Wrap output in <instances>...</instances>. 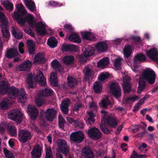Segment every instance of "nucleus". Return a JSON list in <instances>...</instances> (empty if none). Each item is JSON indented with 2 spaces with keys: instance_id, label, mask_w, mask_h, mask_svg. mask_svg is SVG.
Here are the masks:
<instances>
[{
  "instance_id": "obj_1",
  "label": "nucleus",
  "mask_w": 158,
  "mask_h": 158,
  "mask_svg": "<svg viewBox=\"0 0 158 158\" xmlns=\"http://www.w3.org/2000/svg\"><path fill=\"white\" fill-rule=\"evenodd\" d=\"M156 76L155 73L152 70L149 69L144 70L142 73L139 81L138 93H140L144 89L146 81L151 84H153L155 81Z\"/></svg>"
},
{
  "instance_id": "obj_2",
  "label": "nucleus",
  "mask_w": 158,
  "mask_h": 158,
  "mask_svg": "<svg viewBox=\"0 0 158 158\" xmlns=\"http://www.w3.org/2000/svg\"><path fill=\"white\" fill-rule=\"evenodd\" d=\"M27 13V10H16L14 12V17L19 24L23 25L27 22L31 27L33 28L35 25L34 17L30 14L26 17Z\"/></svg>"
},
{
  "instance_id": "obj_3",
  "label": "nucleus",
  "mask_w": 158,
  "mask_h": 158,
  "mask_svg": "<svg viewBox=\"0 0 158 158\" xmlns=\"http://www.w3.org/2000/svg\"><path fill=\"white\" fill-rule=\"evenodd\" d=\"M36 82H38L39 85L42 86H44L46 84V79L44 78L42 72L40 70L37 71L35 77L31 73L27 74L26 84L29 89L34 88V85Z\"/></svg>"
},
{
  "instance_id": "obj_4",
  "label": "nucleus",
  "mask_w": 158,
  "mask_h": 158,
  "mask_svg": "<svg viewBox=\"0 0 158 158\" xmlns=\"http://www.w3.org/2000/svg\"><path fill=\"white\" fill-rule=\"evenodd\" d=\"M0 27L3 36L5 38H8L10 34L8 27V21L5 15L0 11Z\"/></svg>"
},
{
  "instance_id": "obj_5",
  "label": "nucleus",
  "mask_w": 158,
  "mask_h": 158,
  "mask_svg": "<svg viewBox=\"0 0 158 158\" xmlns=\"http://www.w3.org/2000/svg\"><path fill=\"white\" fill-rule=\"evenodd\" d=\"M102 114V124L100 127L102 131L105 134L109 133V129L106 126H109V113L108 112L104 110H102L101 111Z\"/></svg>"
},
{
  "instance_id": "obj_6",
  "label": "nucleus",
  "mask_w": 158,
  "mask_h": 158,
  "mask_svg": "<svg viewBox=\"0 0 158 158\" xmlns=\"http://www.w3.org/2000/svg\"><path fill=\"white\" fill-rule=\"evenodd\" d=\"M23 115L22 113L18 109H13L8 113V118L17 123L22 122L23 119Z\"/></svg>"
},
{
  "instance_id": "obj_7",
  "label": "nucleus",
  "mask_w": 158,
  "mask_h": 158,
  "mask_svg": "<svg viewBox=\"0 0 158 158\" xmlns=\"http://www.w3.org/2000/svg\"><path fill=\"white\" fill-rule=\"evenodd\" d=\"M57 145L59 151L64 154L66 156H68L69 153V147L67 142L62 139H58L56 141Z\"/></svg>"
},
{
  "instance_id": "obj_8",
  "label": "nucleus",
  "mask_w": 158,
  "mask_h": 158,
  "mask_svg": "<svg viewBox=\"0 0 158 158\" xmlns=\"http://www.w3.org/2000/svg\"><path fill=\"white\" fill-rule=\"evenodd\" d=\"M32 137L31 133L27 130L19 129V131L18 139L23 143L30 140Z\"/></svg>"
},
{
  "instance_id": "obj_9",
  "label": "nucleus",
  "mask_w": 158,
  "mask_h": 158,
  "mask_svg": "<svg viewBox=\"0 0 158 158\" xmlns=\"http://www.w3.org/2000/svg\"><path fill=\"white\" fill-rule=\"evenodd\" d=\"M110 92L111 94L116 98L120 97L122 94V91L118 83H112L110 86Z\"/></svg>"
},
{
  "instance_id": "obj_10",
  "label": "nucleus",
  "mask_w": 158,
  "mask_h": 158,
  "mask_svg": "<svg viewBox=\"0 0 158 158\" xmlns=\"http://www.w3.org/2000/svg\"><path fill=\"white\" fill-rule=\"evenodd\" d=\"M87 133L89 137L94 140H98L102 136L101 131L96 127L89 129L88 130Z\"/></svg>"
},
{
  "instance_id": "obj_11",
  "label": "nucleus",
  "mask_w": 158,
  "mask_h": 158,
  "mask_svg": "<svg viewBox=\"0 0 158 158\" xmlns=\"http://www.w3.org/2000/svg\"><path fill=\"white\" fill-rule=\"evenodd\" d=\"M44 114L45 117L48 121L50 122L52 121L56 115V111L55 109L52 108L51 109H48L46 111L44 112V111H42L40 114L41 115L42 113Z\"/></svg>"
},
{
  "instance_id": "obj_12",
  "label": "nucleus",
  "mask_w": 158,
  "mask_h": 158,
  "mask_svg": "<svg viewBox=\"0 0 158 158\" xmlns=\"http://www.w3.org/2000/svg\"><path fill=\"white\" fill-rule=\"evenodd\" d=\"M70 139L77 143H80L83 141L84 136L83 133L81 131L73 132L70 135Z\"/></svg>"
},
{
  "instance_id": "obj_13",
  "label": "nucleus",
  "mask_w": 158,
  "mask_h": 158,
  "mask_svg": "<svg viewBox=\"0 0 158 158\" xmlns=\"http://www.w3.org/2000/svg\"><path fill=\"white\" fill-rule=\"evenodd\" d=\"M19 54L17 49L14 48H7L5 54V57L8 59H12L17 57Z\"/></svg>"
},
{
  "instance_id": "obj_14",
  "label": "nucleus",
  "mask_w": 158,
  "mask_h": 158,
  "mask_svg": "<svg viewBox=\"0 0 158 158\" xmlns=\"http://www.w3.org/2000/svg\"><path fill=\"white\" fill-rule=\"evenodd\" d=\"M42 148L39 144L35 146L31 153L32 158H40L42 155Z\"/></svg>"
},
{
  "instance_id": "obj_15",
  "label": "nucleus",
  "mask_w": 158,
  "mask_h": 158,
  "mask_svg": "<svg viewBox=\"0 0 158 158\" xmlns=\"http://www.w3.org/2000/svg\"><path fill=\"white\" fill-rule=\"evenodd\" d=\"M19 90L14 86L9 87L7 92L8 97L11 99H15L18 97Z\"/></svg>"
},
{
  "instance_id": "obj_16",
  "label": "nucleus",
  "mask_w": 158,
  "mask_h": 158,
  "mask_svg": "<svg viewBox=\"0 0 158 158\" xmlns=\"http://www.w3.org/2000/svg\"><path fill=\"white\" fill-rule=\"evenodd\" d=\"M148 57L156 62H158V53L156 49L153 48L146 52Z\"/></svg>"
},
{
  "instance_id": "obj_17",
  "label": "nucleus",
  "mask_w": 158,
  "mask_h": 158,
  "mask_svg": "<svg viewBox=\"0 0 158 158\" xmlns=\"http://www.w3.org/2000/svg\"><path fill=\"white\" fill-rule=\"evenodd\" d=\"M28 113L31 120H35L37 118L38 115V110L35 106L28 107Z\"/></svg>"
},
{
  "instance_id": "obj_18",
  "label": "nucleus",
  "mask_w": 158,
  "mask_h": 158,
  "mask_svg": "<svg viewBox=\"0 0 158 158\" xmlns=\"http://www.w3.org/2000/svg\"><path fill=\"white\" fill-rule=\"evenodd\" d=\"M35 27L36 31L40 35L43 36L46 34L45 27L42 22H38Z\"/></svg>"
},
{
  "instance_id": "obj_19",
  "label": "nucleus",
  "mask_w": 158,
  "mask_h": 158,
  "mask_svg": "<svg viewBox=\"0 0 158 158\" xmlns=\"http://www.w3.org/2000/svg\"><path fill=\"white\" fill-rule=\"evenodd\" d=\"M130 78L129 77H124L122 86L125 92H129L131 89V84L130 83Z\"/></svg>"
},
{
  "instance_id": "obj_20",
  "label": "nucleus",
  "mask_w": 158,
  "mask_h": 158,
  "mask_svg": "<svg viewBox=\"0 0 158 158\" xmlns=\"http://www.w3.org/2000/svg\"><path fill=\"white\" fill-rule=\"evenodd\" d=\"M82 153L86 158H94V155L89 147H85L82 150Z\"/></svg>"
},
{
  "instance_id": "obj_21",
  "label": "nucleus",
  "mask_w": 158,
  "mask_h": 158,
  "mask_svg": "<svg viewBox=\"0 0 158 158\" xmlns=\"http://www.w3.org/2000/svg\"><path fill=\"white\" fill-rule=\"evenodd\" d=\"M95 47L98 52H103L107 49L108 46L105 42L100 41L96 44Z\"/></svg>"
},
{
  "instance_id": "obj_22",
  "label": "nucleus",
  "mask_w": 158,
  "mask_h": 158,
  "mask_svg": "<svg viewBox=\"0 0 158 158\" xmlns=\"http://www.w3.org/2000/svg\"><path fill=\"white\" fill-rule=\"evenodd\" d=\"M45 61V59L43 54L41 52H39L36 54L35 56L34 60V63L36 64H41Z\"/></svg>"
},
{
  "instance_id": "obj_23",
  "label": "nucleus",
  "mask_w": 158,
  "mask_h": 158,
  "mask_svg": "<svg viewBox=\"0 0 158 158\" xmlns=\"http://www.w3.org/2000/svg\"><path fill=\"white\" fill-rule=\"evenodd\" d=\"M27 44L28 48V51L30 55L34 54L35 51V45L32 40H27Z\"/></svg>"
},
{
  "instance_id": "obj_24",
  "label": "nucleus",
  "mask_w": 158,
  "mask_h": 158,
  "mask_svg": "<svg viewBox=\"0 0 158 158\" xmlns=\"http://www.w3.org/2000/svg\"><path fill=\"white\" fill-rule=\"evenodd\" d=\"M88 117L85 119L86 123L87 125H92L95 121L94 118L95 116V114L93 111H90L88 113Z\"/></svg>"
},
{
  "instance_id": "obj_25",
  "label": "nucleus",
  "mask_w": 158,
  "mask_h": 158,
  "mask_svg": "<svg viewBox=\"0 0 158 158\" xmlns=\"http://www.w3.org/2000/svg\"><path fill=\"white\" fill-rule=\"evenodd\" d=\"M9 88L7 82L4 81L0 82V93L1 94H6Z\"/></svg>"
},
{
  "instance_id": "obj_26",
  "label": "nucleus",
  "mask_w": 158,
  "mask_h": 158,
  "mask_svg": "<svg viewBox=\"0 0 158 158\" xmlns=\"http://www.w3.org/2000/svg\"><path fill=\"white\" fill-rule=\"evenodd\" d=\"M93 89L95 93L100 94L102 92V85L101 82L95 81L94 83Z\"/></svg>"
},
{
  "instance_id": "obj_27",
  "label": "nucleus",
  "mask_w": 158,
  "mask_h": 158,
  "mask_svg": "<svg viewBox=\"0 0 158 158\" xmlns=\"http://www.w3.org/2000/svg\"><path fill=\"white\" fill-rule=\"evenodd\" d=\"M31 62L28 60L23 62L19 66L20 71H24L28 69L31 67Z\"/></svg>"
},
{
  "instance_id": "obj_28",
  "label": "nucleus",
  "mask_w": 158,
  "mask_h": 158,
  "mask_svg": "<svg viewBox=\"0 0 158 158\" xmlns=\"http://www.w3.org/2000/svg\"><path fill=\"white\" fill-rule=\"evenodd\" d=\"M68 85L71 89H73L75 86L78 84L77 79L71 76L68 77L67 78Z\"/></svg>"
},
{
  "instance_id": "obj_29",
  "label": "nucleus",
  "mask_w": 158,
  "mask_h": 158,
  "mask_svg": "<svg viewBox=\"0 0 158 158\" xmlns=\"http://www.w3.org/2000/svg\"><path fill=\"white\" fill-rule=\"evenodd\" d=\"M109 64V59L108 57H104L99 61L97 63L98 68L104 69Z\"/></svg>"
},
{
  "instance_id": "obj_30",
  "label": "nucleus",
  "mask_w": 158,
  "mask_h": 158,
  "mask_svg": "<svg viewBox=\"0 0 158 158\" xmlns=\"http://www.w3.org/2000/svg\"><path fill=\"white\" fill-rule=\"evenodd\" d=\"M23 2L29 10L36 9L35 3L32 0H24Z\"/></svg>"
},
{
  "instance_id": "obj_31",
  "label": "nucleus",
  "mask_w": 158,
  "mask_h": 158,
  "mask_svg": "<svg viewBox=\"0 0 158 158\" xmlns=\"http://www.w3.org/2000/svg\"><path fill=\"white\" fill-rule=\"evenodd\" d=\"M83 39L89 41L94 40L95 38V36L89 32H84L81 34Z\"/></svg>"
},
{
  "instance_id": "obj_32",
  "label": "nucleus",
  "mask_w": 158,
  "mask_h": 158,
  "mask_svg": "<svg viewBox=\"0 0 158 158\" xmlns=\"http://www.w3.org/2000/svg\"><path fill=\"white\" fill-rule=\"evenodd\" d=\"M53 93L54 92L52 89L46 88L40 92V97L51 96Z\"/></svg>"
},
{
  "instance_id": "obj_33",
  "label": "nucleus",
  "mask_w": 158,
  "mask_h": 158,
  "mask_svg": "<svg viewBox=\"0 0 158 158\" xmlns=\"http://www.w3.org/2000/svg\"><path fill=\"white\" fill-rule=\"evenodd\" d=\"M94 50L93 47L89 46L86 48L83 52V55L85 57H87L92 56L94 53Z\"/></svg>"
},
{
  "instance_id": "obj_34",
  "label": "nucleus",
  "mask_w": 158,
  "mask_h": 158,
  "mask_svg": "<svg viewBox=\"0 0 158 158\" xmlns=\"http://www.w3.org/2000/svg\"><path fill=\"white\" fill-rule=\"evenodd\" d=\"M11 32L12 35L16 39L19 40L23 37L22 32L17 28L13 27Z\"/></svg>"
},
{
  "instance_id": "obj_35",
  "label": "nucleus",
  "mask_w": 158,
  "mask_h": 158,
  "mask_svg": "<svg viewBox=\"0 0 158 158\" xmlns=\"http://www.w3.org/2000/svg\"><path fill=\"white\" fill-rule=\"evenodd\" d=\"M7 128L8 131L9 135L14 137H15L17 135V132L15 127L11 125H8Z\"/></svg>"
},
{
  "instance_id": "obj_36",
  "label": "nucleus",
  "mask_w": 158,
  "mask_h": 158,
  "mask_svg": "<svg viewBox=\"0 0 158 158\" xmlns=\"http://www.w3.org/2000/svg\"><path fill=\"white\" fill-rule=\"evenodd\" d=\"M99 104L100 107L103 109H107L109 105V96L104 98Z\"/></svg>"
},
{
  "instance_id": "obj_37",
  "label": "nucleus",
  "mask_w": 158,
  "mask_h": 158,
  "mask_svg": "<svg viewBox=\"0 0 158 158\" xmlns=\"http://www.w3.org/2000/svg\"><path fill=\"white\" fill-rule=\"evenodd\" d=\"M57 41L55 38L52 37L48 40L47 44L51 48H54L56 46Z\"/></svg>"
},
{
  "instance_id": "obj_38",
  "label": "nucleus",
  "mask_w": 158,
  "mask_h": 158,
  "mask_svg": "<svg viewBox=\"0 0 158 158\" xmlns=\"http://www.w3.org/2000/svg\"><path fill=\"white\" fill-rule=\"evenodd\" d=\"M52 67L57 72L60 71L61 65L57 60L55 59L51 62Z\"/></svg>"
},
{
  "instance_id": "obj_39",
  "label": "nucleus",
  "mask_w": 158,
  "mask_h": 158,
  "mask_svg": "<svg viewBox=\"0 0 158 158\" xmlns=\"http://www.w3.org/2000/svg\"><path fill=\"white\" fill-rule=\"evenodd\" d=\"M122 60L123 59L120 57H118L115 60L114 65L115 69L118 70L121 69Z\"/></svg>"
},
{
  "instance_id": "obj_40",
  "label": "nucleus",
  "mask_w": 158,
  "mask_h": 158,
  "mask_svg": "<svg viewBox=\"0 0 158 158\" xmlns=\"http://www.w3.org/2000/svg\"><path fill=\"white\" fill-rule=\"evenodd\" d=\"M69 40L74 42L80 43L81 40L78 35L76 34L70 35L68 37Z\"/></svg>"
},
{
  "instance_id": "obj_41",
  "label": "nucleus",
  "mask_w": 158,
  "mask_h": 158,
  "mask_svg": "<svg viewBox=\"0 0 158 158\" xmlns=\"http://www.w3.org/2000/svg\"><path fill=\"white\" fill-rule=\"evenodd\" d=\"M1 3L7 10H13V4L9 0H5Z\"/></svg>"
},
{
  "instance_id": "obj_42",
  "label": "nucleus",
  "mask_w": 158,
  "mask_h": 158,
  "mask_svg": "<svg viewBox=\"0 0 158 158\" xmlns=\"http://www.w3.org/2000/svg\"><path fill=\"white\" fill-rule=\"evenodd\" d=\"M139 99L138 96H135L133 97H124L123 102L125 103L133 102Z\"/></svg>"
},
{
  "instance_id": "obj_43",
  "label": "nucleus",
  "mask_w": 158,
  "mask_h": 158,
  "mask_svg": "<svg viewBox=\"0 0 158 158\" xmlns=\"http://www.w3.org/2000/svg\"><path fill=\"white\" fill-rule=\"evenodd\" d=\"M109 78V73L103 72L98 76V80L100 82L104 83V81Z\"/></svg>"
},
{
  "instance_id": "obj_44",
  "label": "nucleus",
  "mask_w": 158,
  "mask_h": 158,
  "mask_svg": "<svg viewBox=\"0 0 158 158\" xmlns=\"http://www.w3.org/2000/svg\"><path fill=\"white\" fill-rule=\"evenodd\" d=\"M74 60V57L72 56H65L63 59V62L67 64H72Z\"/></svg>"
},
{
  "instance_id": "obj_45",
  "label": "nucleus",
  "mask_w": 158,
  "mask_h": 158,
  "mask_svg": "<svg viewBox=\"0 0 158 158\" xmlns=\"http://www.w3.org/2000/svg\"><path fill=\"white\" fill-rule=\"evenodd\" d=\"M146 60V57L143 54L140 53L137 54L135 56L134 62L136 63L139 61L145 60Z\"/></svg>"
},
{
  "instance_id": "obj_46",
  "label": "nucleus",
  "mask_w": 158,
  "mask_h": 158,
  "mask_svg": "<svg viewBox=\"0 0 158 158\" xmlns=\"http://www.w3.org/2000/svg\"><path fill=\"white\" fill-rule=\"evenodd\" d=\"M48 6L50 7H60L64 6L65 3H60L59 2L55 1H49L48 2Z\"/></svg>"
},
{
  "instance_id": "obj_47",
  "label": "nucleus",
  "mask_w": 158,
  "mask_h": 158,
  "mask_svg": "<svg viewBox=\"0 0 158 158\" xmlns=\"http://www.w3.org/2000/svg\"><path fill=\"white\" fill-rule=\"evenodd\" d=\"M118 124V121L115 117H109V127H115Z\"/></svg>"
},
{
  "instance_id": "obj_48",
  "label": "nucleus",
  "mask_w": 158,
  "mask_h": 158,
  "mask_svg": "<svg viewBox=\"0 0 158 158\" xmlns=\"http://www.w3.org/2000/svg\"><path fill=\"white\" fill-rule=\"evenodd\" d=\"M24 90L23 89L21 90V92L19 91V94L18 95L19 100L22 103H24L26 102V97L24 92H23Z\"/></svg>"
},
{
  "instance_id": "obj_49",
  "label": "nucleus",
  "mask_w": 158,
  "mask_h": 158,
  "mask_svg": "<svg viewBox=\"0 0 158 158\" xmlns=\"http://www.w3.org/2000/svg\"><path fill=\"white\" fill-rule=\"evenodd\" d=\"M50 81L51 85L54 87H56L58 85V83L56 78L55 76L53 74L51 73L50 77Z\"/></svg>"
},
{
  "instance_id": "obj_50",
  "label": "nucleus",
  "mask_w": 158,
  "mask_h": 158,
  "mask_svg": "<svg viewBox=\"0 0 158 158\" xmlns=\"http://www.w3.org/2000/svg\"><path fill=\"white\" fill-rule=\"evenodd\" d=\"M124 54L127 58L130 56L131 54V47L129 45L126 46L124 49Z\"/></svg>"
},
{
  "instance_id": "obj_51",
  "label": "nucleus",
  "mask_w": 158,
  "mask_h": 158,
  "mask_svg": "<svg viewBox=\"0 0 158 158\" xmlns=\"http://www.w3.org/2000/svg\"><path fill=\"white\" fill-rule=\"evenodd\" d=\"M3 152L5 156L7 158H15L13 154L6 148H3Z\"/></svg>"
},
{
  "instance_id": "obj_52",
  "label": "nucleus",
  "mask_w": 158,
  "mask_h": 158,
  "mask_svg": "<svg viewBox=\"0 0 158 158\" xmlns=\"http://www.w3.org/2000/svg\"><path fill=\"white\" fill-rule=\"evenodd\" d=\"M58 119L59 127L62 129H64V124L66 123L64 119L62 116H59Z\"/></svg>"
},
{
  "instance_id": "obj_53",
  "label": "nucleus",
  "mask_w": 158,
  "mask_h": 158,
  "mask_svg": "<svg viewBox=\"0 0 158 158\" xmlns=\"http://www.w3.org/2000/svg\"><path fill=\"white\" fill-rule=\"evenodd\" d=\"M92 71L91 69L89 68H87L85 69V78L88 80L89 77L91 76Z\"/></svg>"
},
{
  "instance_id": "obj_54",
  "label": "nucleus",
  "mask_w": 158,
  "mask_h": 158,
  "mask_svg": "<svg viewBox=\"0 0 158 158\" xmlns=\"http://www.w3.org/2000/svg\"><path fill=\"white\" fill-rule=\"evenodd\" d=\"M144 100L143 98L141 99L139 102L137 103L134 107L133 109V111H135L138 110L139 109L140 106L143 103Z\"/></svg>"
},
{
  "instance_id": "obj_55",
  "label": "nucleus",
  "mask_w": 158,
  "mask_h": 158,
  "mask_svg": "<svg viewBox=\"0 0 158 158\" xmlns=\"http://www.w3.org/2000/svg\"><path fill=\"white\" fill-rule=\"evenodd\" d=\"M8 108L7 102L5 100H2L0 102V108L2 110H5Z\"/></svg>"
},
{
  "instance_id": "obj_56",
  "label": "nucleus",
  "mask_w": 158,
  "mask_h": 158,
  "mask_svg": "<svg viewBox=\"0 0 158 158\" xmlns=\"http://www.w3.org/2000/svg\"><path fill=\"white\" fill-rule=\"evenodd\" d=\"M77 47L76 45L72 44H69V52H77Z\"/></svg>"
},
{
  "instance_id": "obj_57",
  "label": "nucleus",
  "mask_w": 158,
  "mask_h": 158,
  "mask_svg": "<svg viewBox=\"0 0 158 158\" xmlns=\"http://www.w3.org/2000/svg\"><path fill=\"white\" fill-rule=\"evenodd\" d=\"M61 50L63 52H69V44H63L61 47Z\"/></svg>"
},
{
  "instance_id": "obj_58",
  "label": "nucleus",
  "mask_w": 158,
  "mask_h": 158,
  "mask_svg": "<svg viewBox=\"0 0 158 158\" xmlns=\"http://www.w3.org/2000/svg\"><path fill=\"white\" fill-rule=\"evenodd\" d=\"M92 100V102H89V107L90 108H94V110L97 109V106L95 102L93 101V98L92 97L90 98Z\"/></svg>"
},
{
  "instance_id": "obj_59",
  "label": "nucleus",
  "mask_w": 158,
  "mask_h": 158,
  "mask_svg": "<svg viewBox=\"0 0 158 158\" xmlns=\"http://www.w3.org/2000/svg\"><path fill=\"white\" fill-rule=\"evenodd\" d=\"M16 10H26L25 7L22 3L15 4Z\"/></svg>"
},
{
  "instance_id": "obj_60",
  "label": "nucleus",
  "mask_w": 158,
  "mask_h": 158,
  "mask_svg": "<svg viewBox=\"0 0 158 158\" xmlns=\"http://www.w3.org/2000/svg\"><path fill=\"white\" fill-rule=\"evenodd\" d=\"M70 103V101L69 99L63 101L62 102L61 106L69 107V106Z\"/></svg>"
},
{
  "instance_id": "obj_61",
  "label": "nucleus",
  "mask_w": 158,
  "mask_h": 158,
  "mask_svg": "<svg viewBox=\"0 0 158 158\" xmlns=\"http://www.w3.org/2000/svg\"><path fill=\"white\" fill-rule=\"evenodd\" d=\"M43 101L40 98H37L35 99V103L36 105L39 107L42 106Z\"/></svg>"
},
{
  "instance_id": "obj_62",
  "label": "nucleus",
  "mask_w": 158,
  "mask_h": 158,
  "mask_svg": "<svg viewBox=\"0 0 158 158\" xmlns=\"http://www.w3.org/2000/svg\"><path fill=\"white\" fill-rule=\"evenodd\" d=\"M60 110L62 112L65 114H67L68 113L69 107L61 106Z\"/></svg>"
},
{
  "instance_id": "obj_63",
  "label": "nucleus",
  "mask_w": 158,
  "mask_h": 158,
  "mask_svg": "<svg viewBox=\"0 0 158 158\" xmlns=\"http://www.w3.org/2000/svg\"><path fill=\"white\" fill-rule=\"evenodd\" d=\"M82 104L81 103H77L73 108L74 111H77L81 107Z\"/></svg>"
},
{
  "instance_id": "obj_64",
  "label": "nucleus",
  "mask_w": 158,
  "mask_h": 158,
  "mask_svg": "<svg viewBox=\"0 0 158 158\" xmlns=\"http://www.w3.org/2000/svg\"><path fill=\"white\" fill-rule=\"evenodd\" d=\"M130 158H138V154L136 152L134 151L131 154Z\"/></svg>"
}]
</instances>
